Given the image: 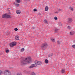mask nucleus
I'll return each instance as SVG.
<instances>
[{"label": "nucleus", "mask_w": 75, "mask_h": 75, "mask_svg": "<svg viewBox=\"0 0 75 75\" xmlns=\"http://www.w3.org/2000/svg\"><path fill=\"white\" fill-rule=\"evenodd\" d=\"M68 23H72V19L71 18H69L68 19Z\"/></svg>", "instance_id": "6e6552de"}, {"label": "nucleus", "mask_w": 75, "mask_h": 75, "mask_svg": "<svg viewBox=\"0 0 75 75\" xmlns=\"http://www.w3.org/2000/svg\"><path fill=\"white\" fill-rule=\"evenodd\" d=\"M54 19L55 20H57V19H58V18H57V17L55 16L54 17Z\"/></svg>", "instance_id": "bb28decb"}, {"label": "nucleus", "mask_w": 75, "mask_h": 75, "mask_svg": "<svg viewBox=\"0 0 75 75\" xmlns=\"http://www.w3.org/2000/svg\"><path fill=\"white\" fill-rule=\"evenodd\" d=\"M19 44H20V42H19Z\"/></svg>", "instance_id": "a19ab883"}, {"label": "nucleus", "mask_w": 75, "mask_h": 75, "mask_svg": "<svg viewBox=\"0 0 75 75\" xmlns=\"http://www.w3.org/2000/svg\"><path fill=\"white\" fill-rule=\"evenodd\" d=\"M32 29H34L35 28V27H33L32 28Z\"/></svg>", "instance_id": "c9c22d12"}, {"label": "nucleus", "mask_w": 75, "mask_h": 75, "mask_svg": "<svg viewBox=\"0 0 75 75\" xmlns=\"http://www.w3.org/2000/svg\"><path fill=\"white\" fill-rule=\"evenodd\" d=\"M24 48H22L21 50V51L22 52H23V51H24Z\"/></svg>", "instance_id": "cd10ccee"}, {"label": "nucleus", "mask_w": 75, "mask_h": 75, "mask_svg": "<svg viewBox=\"0 0 75 75\" xmlns=\"http://www.w3.org/2000/svg\"><path fill=\"white\" fill-rule=\"evenodd\" d=\"M27 1H30V0H26Z\"/></svg>", "instance_id": "e433bc0d"}, {"label": "nucleus", "mask_w": 75, "mask_h": 75, "mask_svg": "<svg viewBox=\"0 0 75 75\" xmlns=\"http://www.w3.org/2000/svg\"><path fill=\"white\" fill-rule=\"evenodd\" d=\"M16 44V42H12L10 43V46L11 47H14V46H15Z\"/></svg>", "instance_id": "39448f33"}, {"label": "nucleus", "mask_w": 75, "mask_h": 75, "mask_svg": "<svg viewBox=\"0 0 75 75\" xmlns=\"http://www.w3.org/2000/svg\"><path fill=\"white\" fill-rule=\"evenodd\" d=\"M47 46H48V45H47V43H44L42 44V45L41 46V48L42 50H44L45 48H46V47H47Z\"/></svg>", "instance_id": "7ed1b4c3"}, {"label": "nucleus", "mask_w": 75, "mask_h": 75, "mask_svg": "<svg viewBox=\"0 0 75 75\" xmlns=\"http://www.w3.org/2000/svg\"><path fill=\"white\" fill-rule=\"evenodd\" d=\"M27 72H28L27 71V72H26V73H27Z\"/></svg>", "instance_id": "ea45409f"}, {"label": "nucleus", "mask_w": 75, "mask_h": 75, "mask_svg": "<svg viewBox=\"0 0 75 75\" xmlns=\"http://www.w3.org/2000/svg\"><path fill=\"white\" fill-rule=\"evenodd\" d=\"M14 30L15 31H18V29L17 28H14Z\"/></svg>", "instance_id": "c85d7f7f"}, {"label": "nucleus", "mask_w": 75, "mask_h": 75, "mask_svg": "<svg viewBox=\"0 0 75 75\" xmlns=\"http://www.w3.org/2000/svg\"><path fill=\"white\" fill-rule=\"evenodd\" d=\"M54 31L55 33H57V32H59V29H55Z\"/></svg>", "instance_id": "4468645a"}, {"label": "nucleus", "mask_w": 75, "mask_h": 75, "mask_svg": "<svg viewBox=\"0 0 75 75\" xmlns=\"http://www.w3.org/2000/svg\"><path fill=\"white\" fill-rule=\"evenodd\" d=\"M45 62L46 64H48V63L49 62L48 61L47 59H46L45 60Z\"/></svg>", "instance_id": "dca6fc26"}, {"label": "nucleus", "mask_w": 75, "mask_h": 75, "mask_svg": "<svg viewBox=\"0 0 75 75\" xmlns=\"http://www.w3.org/2000/svg\"><path fill=\"white\" fill-rule=\"evenodd\" d=\"M59 26H62V23H59Z\"/></svg>", "instance_id": "473e14b6"}, {"label": "nucleus", "mask_w": 75, "mask_h": 75, "mask_svg": "<svg viewBox=\"0 0 75 75\" xmlns=\"http://www.w3.org/2000/svg\"><path fill=\"white\" fill-rule=\"evenodd\" d=\"M45 10L46 11H47L48 10V7L46 6L45 7Z\"/></svg>", "instance_id": "9d476101"}, {"label": "nucleus", "mask_w": 75, "mask_h": 75, "mask_svg": "<svg viewBox=\"0 0 75 75\" xmlns=\"http://www.w3.org/2000/svg\"><path fill=\"white\" fill-rule=\"evenodd\" d=\"M15 2H14L13 3V4H15Z\"/></svg>", "instance_id": "58836bf2"}, {"label": "nucleus", "mask_w": 75, "mask_h": 75, "mask_svg": "<svg viewBox=\"0 0 75 75\" xmlns=\"http://www.w3.org/2000/svg\"><path fill=\"white\" fill-rule=\"evenodd\" d=\"M50 40L52 42H55V39L53 38H51Z\"/></svg>", "instance_id": "f8f14e48"}, {"label": "nucleus", "mask_w": 75, "mask_h": 75, "mask_svg": "<svg viewBox=\"0 0 75 75\" xmlns=\"http://www.w3.org/2000/svg\"><path fill=\"white\" fill-rule=\"evenodd\" d=\"M70 9L71 10V11H72L74 10V9H73V8H72V7H70Z\"/></svg>", "instance_id": "a878e982"}, {"label": "nucleus", "mask_w": 75, "mask_h": 75, "mask_svg": "<svg viewBox=\"0 0 75 75\" xmlns=\"http://www.w3.org/2000/svg\"><path fill=\"white\" fill-rule=\"evenodd\" d=\"M34 11H37V9H34L33 10Z\"/></svg>", "instance_id": "2f4dec72"}, {"label": "nucleus", "mask_w": 75, "mask_h": 75, "mask_svg": "<svg viewBox=\"0 0 75 75\" xmlns=\"http://www.w3.org/2000/svg\"><path fill=\"white\" fill-rule=\"evenodd\" d=\"M72 47L73 48L75 49V45H74L72 46Z\"/></svg>", "instance_id": "c756f323"}, {"label": "nucleus", "mask_w": 75, "mask_h": 75, "mask_svg": "<svg viewBox=\"0 0 75 75\" xmlns=\"http://www.w3.org/2000/svg\"><path fill=\"white\" fill-rule=\"evenodd\" d=\"M53 55V54L52 53H51L50 54L48 55V57H52V56Z\"/></svg>", "instance_id": "6ab92c4d"}, {"label": "nucleus", "mask_w": 75, "mask_h": 75, "mask_svg": "<svg viewBox=\"0 0 75 75\" xmlns=\"http://www.w3.org/2000/svg\"><path fill=\"white\" fill-rule=\"evenodd\" d=\"M15 6H16V7H18L19 6H20V5L19 4H15Z\"/></svg>", "instance_id": "5701e85b"}, {"label": "nucleus", "mask_w": 75, "mask_h": 75, "mask_svg": "<svg viewBox=\"0 0 75 75\" xmlns=\"http://www.w3.org/2000/svg\"><path fill=\"white\" fill-rule=\"evenodd\" d=\"M10 72L9 71H8L7 70H6L4 71V74L5 75H7V74H10Z\"/></svg>", "instance_id": "423d86ee"}, {"label": "nucleus", "mask_w": 75, "mask_h": 75, "mask_svg": "<svg viewBox=\"0 0 75 75\" xmlns=\"http://www.w3.org/2000/svg\"><path fill=\"white\" fill-rule=\"evenodd\" d=\"M58 11H61L62 10L61 9H58Z\"/></svg>", "instance_id": "72a5a7b5"}, {"label": "nucleus", "mask_w": 75, "mask_h": 75, "mask_svg": "<svg viewBox=\"0 0 75 75\" xmlns=\"http://www.w3.org/2000/svg\"><path fill=\"white\" fill-rule=\"evenodd\" d=\"M10 18L12 17L11 15H9L8 13L4 14L2 16L3 18Z\"/></svg>", "instance_id": "f03ea898"}, {"label": "nucleus", "mask_w": 75, "mask_h": 75, "mask_svg": "<svg viewBox=\"0 0 75 75\" xmlns=\"http://www.w3.org/2000/svg\"><path fill=\"white\" fill-rule=\"evenodd\" d=\"M16 3H20V0H16Z\"/></svg>", "instance_id": "4be33fe9"}, {"label": "nucleus", "mask_w": 75, "mask_h": 75, "mask_svg": "<svg viewBox=\"0 0 75 75\" xmlns=\"http://www.w3.org/2000/svg\"><path fill=\"white\" fill-rule=\"evenodd\" d=\"M44 22L46 24H48V21L46 20H45L44 21Z\"/></svg>", "instance_id": "a211bd4d"}, {"label": "nucleus", "mask_w": 75, "mask_h": 75, "mask_svg": "<svg viewBox=\"0 0 75 75\" xmlns=\"http://www.w3.org/2000/svg\"><path fill=\"white\" fill-rule=\"evenodd\" d=\"M6 75H7V74H6Z\"/></svg>", "instance_id": "79ce46f5"}, {"label": "nucleus", "mask_w": 75, "mask_h": 75, "mask_svg": "<svg viewBox=\"0 0 75 75\" xmlns=\"http://www.w3.org/2000/svg\"><path fill=\"white\" fill-rule=\"evenodd\" d=\"M35 63L37 65H41V64H42V62L40 61H38L37 60L35 61Z\"/></svg>", "instance_id": "20e7f679"}, {"label": "nucleus", "mask_w": 75, "mask_h": 75, "mask_svg": "<svg viewBox=\"0 0 75 75\" xmlns=\"http://www.w3.org/2000/svg\"><path fill=\"white\" fill-rule=\"evenodd\" d=\"M5 52L6 53H8V52H9V50H6Z\"/></svg>", "instance_id": "b1692460"}, {"label": "nucleus", "mask_w": 75, "mask_h": 75, "mask_svg": "<svg viewBox=\"0 0 75 75\" xmlns=\"http://www.w3.org/2000/svg\"><path fill=\"white\" fill-rule=\"evenodd\" d=\"M31 57H26L25 59H23L21 61V65H25L27 63H30V61H31Z\"/></svg>", "instance_id": "f257e3e1"}, {"label": "nucleus", "mask_w": 75, "mask_h": 75, "mask_svg": "<svg viewBox=\"0 0 75 75\" xmlns=\"http://www.w3.org/2000/svg\"><path fill=\"white\" fill-rule=\"evenodd\" d=\"M67 28L68 29H69V30H70V29L71 28L70 26H68L67 27Z\"/></svg>", "instance_id": "7c9ffc66"}, {"label": "nucleus", "mask_w": 75, "mask_h": 75, "mask_svg": "<svg viewBox=\"0 0 75 75\" xmlns=\"http://www.w3.org/2000/svg\"><path fill=\"white\" fill-rule=\"evenodd\" d=\"M16 12L17 14H20L21 13V11L19 10H17Z\"/></svg>", "instance_id": "1a4fd4ad"}, {"label": "nucleus", "mask_w": 75, "mask_h": 75, "mask_svg": "<svg viewBox=\"0 0 75 75\" xmlns=\"http://www.w3.org/2000/svg\"><path fill=\"white\" fill-rule=\"evenodd\" d=\"M70 35H74V32H73L70 33Z\"/></svg>", "instance_id": "f3484780"}, {"label": "nucleus", "mask_w": 75, "mask_h": 75, "mask_svg": "<svg viewBox=\"0 0 75 75\" xmlns=\"http://www.w3.org/2000/svg\"><path fill=\"white\" fill-rule=\"evenodd\" d=\"M30 75H35V72H32L30 73Z\"/></svg>", "instance_id": "aec40b11"}, {"label": "nucleus", "mask_w": 75, "mask_h": 75, "mask_svg": "<svg viewBox=\"0 0 75 75\" xmlns=\"http://www.w3.org/2000/svg\"><path fill=\"white\" fill-rule=\"evenodd\" d=\"M17 75H22V74L21 73H18L17 74Z\"/></svg>", "instance_id": "393cba45"}, {"label": "nucleus", "mask_w": 75, "mask_h": 75, "mask_svg": "<svg viewBox=\"0 0 75 75\" xmlns=\"http://www.w3.org/2000/svg\"><path fill=\"white\" fill-rule=\"evenodd\" d=\"M65 70L64 69H62L61 70L62 73V74H64V73H65Z\"/></svg>", "instance_id": "ddd939ff"}, {"label": "nucleus", "mask_w": 75, "mask_h": 75, "mask_svg": "<svg viewBox=\"0 0 75 75\" xmlns=\"http://www.w3.org/2000/svg\"><path fill=\"white\" fill-rule=\"evenodd\" d=\"M36 66V64H32L31 66L29 67V68H34V67H35Z\"/></svg>", "instance_id": "0eeeda50"}, {"label": "nucleus", "mask_w": 75, "mask_h": 75, "mask_svg": "<svg viewBox=\"0 0 75 75\" xmlns=\"http://www.w3.org/2000/svg\"><path fill=\"white\" fill-rule=\"evenodd\" d=\"M61 42L60 40H58L57 41V44H59Z\"/></svg>", "instance_id": "2eb2a0df"}, {"label": "nucleus", "mask_w": 75, "mask_h": 75, "mask_svg": "<svg viewBox=\"0 0 75 75\" xmlns=\"http://www.w3.org/2000/svg\"><path fill=\"white\" fill-rule=\"evenodd\" d=\"M15 38L16 40H19V37L18 36H16L15 37Z\"/></svg>", "instance_id": "9b49d317"}, {"label": "nucleus", "mask_w": 75, "mask_h": 75, "mask_svg": "<svg viewBox=\"0 0 75 75\" xmlns=\"http://www.w3.org/2000/svg\"><path fill=\"white\" fill-rule=\"evenodd\" d=\"M38 15H41V13H38Z\"/></svg>", "instance_id": "f704fd0d"}, {"label": "nucleus", "mask_w": 75, "mask_h": 75, "mask_svg": "<svg viewBox=\"0 0 75 75\" xmlns=\"http://www.w3.org/2000/svg\"><path fill=\"white\" fill-rule=\"evenodd\" d=\"M55 13H58V12L56 11L55 12Z\"/></svg>", "instance_id": "4c0bfd02"}, {"label": "nucleus", "mask_w": 75, "mask_h": 75, "mask_svg": "<svg viewBox=\"0 0 75 75\" xmlns=\"http://www.w3.org/2000/svg\"><path fill=\"white\" fill-rule=\"evenodd\" d=\"M3 74V72L1 70H0V75H1V74Z\"/></svg>", "instance_id": "412c9836"}]
</instances>
